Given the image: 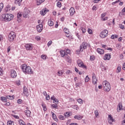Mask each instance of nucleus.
<instances>
[{"mask_svg": "<svg viewBox=\"0 0 125 125\" xmlns=\"http://www.w3.org/2000/svg\"><path fill=\"white\" fill-rule=\"evenodd\" d=\"M23 93L24 94V95L26 96V97H28L29 96V91H28V89L26 88V87H23Z\"/></svg>", "mask_w": 125, "mask_h": 125, "instance_id": "a211bd4d", "label": "nucleus"}, {"mask_svg": "<svg viewBox=\"0 0 125 125\" xmlns=\"http://www.w3.org/2000/svg\"><path fill=\"white\" fill-rule=\"evenodd\" d=\"M97 51L98 53H99V54H104V50L102 49L98 48L97 49Z\"/></svg>", "mask_w": 125, "mask_h": 125, "instance_id": "412c9836", "label": "nucleus"}, {"mask_svg": "<svg viewBox=\"0 0 125 125\" xmlns=\"http://www.w3.org/2000/svg\"><path fill=\"white\" fill-rule=\"evenodd\" d=\"M24 113H25V115L27 117V118H30V117H31V113L29 110H25Z\"/></svg>", "mask_w": 125, "mask_h": 125, "instance_id": "aec40b11", "label": "nucleus"}, {"mask_svg": "<svg viewBox=\"0 0 125 125\" xmlns=\"http://www.w3.org/2000/svg\"><path fill=\"white\" fill-rule=\"evenodd\" d=\"M45 99H46V100H49V99H50V98L49 97V95H47L46 96Z\"/></svg>", "mask_w": 125, "mask_h": 125, "instance_id": "0e129e2a", "label": "nucleus"}, {"mask_svg": "<svg viewBox=\"0 0 125 125\" xmlns=\"http://www.w3.org/2000/svg\"><path fill=\"white\" fill-rule=\"evenodd\" d=\"M45 0H36L37 5H41V3L44 2Z\"/></svg>", "mask_w": 125, "mask_h": 125, "instance_id": "b1692460", "label": "nucleus"}, {"mask_svg": "<svg viewBox=\"0 0 125 125\" xmlns=\"http://www.w3.org/2000/svg\"><path fill=\"white\" fill-rule=\"evenodd\" d=\"M57 6H58V7H61V6H62V5L61 4V3L59 1L57 3Z\"/></svg>", "mask_w": 125, "mask_h": 125, "instance_id": "603ef678", "label": "nucleus"}, {"mask_svg": "<svg viewBox=\"0 0 125 125\" xmlns=\"http://www.w3.org/2000/svg\"><path fill=\"white\" fill-rule=\"evenodd\" d=\"M77 64L79 66V67L83 68L84 69H86V66H85L84 64H83V62L81 60H78L77 61Z\"/></svg>", "mask_w": 125, "mask_h": 125, "instance_id": "0eeeda50", "label": "nucleus"}, {"mask_svg": "<svg viewBox=\"0 0 125 125\" xmlns=\"http://www.w3.org/2000/svg\"><path fill=\"white\" fill-rule=\"evenodd\" d=\"M106 14H107V13H106L102 14V16H101V18H104V17H105V16H106Z\"/></svg>", "mask_w": 125, "mask_h": 125, "instance_id": "13d9d810", "label": "nucleus"}, {"mask_svg": "<svg viewBox=\"0 0 125 125\" xmlns=\"http://www.w3.org/2000/svg\"><path fill=\"white\" fill-rule=\"evenodd\" d=\"M3 75V70L0 67V76H2Z\"/></svg>", "mask_w": 125, "mask_h": 125, "instance_id": "3c124183", "label": "nucleus"}, {"mask_svg": "<svg viewBox=\"0 0 125 125\" xmlns=\"http://www.w3.org/2000/svg\"><path fill=\"white\" fill-rule=\"evenodd\" d=\"M17 76V74L16 73V71L14 70H12L11 71V77L12 78H16Z\"/></svg>", "mask_w": 125, "mask_h": 125, "instance_id": "2eb2a0df", "label": "nucleus"}, {"mask_svg": "<svg viewBox=\"0 0 125 125\" xmlns=\"http://www.w3.org/2000/svg\"><path fill=\"white\" fill-rule=\"evenodd\" d=\"M42 107L44 111H45L46 110V106H45V105L44 104H42Z\"/></svg>", "mask_w": 125, "mask_h": 125, "instance_id": "5fc2aeb1", "label": "nucleus"}, {"mask_svg": "<svg viewBox=\"0 0 125 125\" xmlns=\"http://www.w3.org/2000/svg\"><path fill=\"white\" fill-rule=\"evenodd\" d=\"M77 101L79 104H81V105L83 104V100L82 99H78L77 100Z\"/></svg>", "mask_w": 125, "mask_h": 125, "instance_id": "72a5a7b5", "label": "nucleus"}, {"mask_svg": "<svg viewBox=\"0 0 125 125\" xmlns=\"http://www.w3.org/2000/svg\"><path fill=\"white\" fill-rule=\"evenodd\" d=\"M21 2H22V0H15V3L16 4H18L19 6L21 5Z\"/></svg>", "mask_w": 125, "mask_h": 125, "instance_id": "a878e982", "label": "nucleus"}, {"mask_svg": "<svg viewBox=\"0 0 125 125\" xmlns=\"http://www.w3.org/2000/svg\"><path fill=\"white\" fill-rule=\"evenodd\" d=\"M41 58H42V59H43V60H46V56L44 55H42L41 56Z\"/></svg>", "mask_w": 125, "mask_h": 125, "instance_id": "8fccbe9b", "label": "nucleus"}, {"mask_svg": "<svg viewBox=\"0 0 125 125\" xmlns=\"http://www.w3.org/2000/svg\"><path fill=\"white\" fill-rule=\"evenodd\" d=\"M63 32H64V33L67 35H66V37H69V34H70V32L69 31V29L68 28H64L63 29Z\"/></svg>", "mask_w": 125, "mask_h": 125, "instance_id": "5701e85b", "label": "nucleus"}, {"mask_svg": "<svg viewBox=\"0 0 125 125\" xmlns=\"http://www.w3.org/2000/svg\"><path fill=\"white\" fill-rule=\"evenodd\" d=\"M3 8V3H0V12H1V10Z\"/></svg>", "mask_w": 125, "mask_h": 125, "instance_id": "79ce46f5", "label": "nucleus"}, {"mask_svg": "<svg viewBox=\"0 0 125 125\" xmlns=\"http://www.w3.org/2000/svg\"><path fill=\"white\" fill-rule=\"evenodd\" d=\"M63 71H62V70H59L58 71V76H62V75H63Z\"/></svg>", "mask_w": 125, "mask_h": 125, "instance_id": "473e14b6", "label": "nucleus"}, {"mask_svg": "<svg viewBox=\"0 0 125 125\" xmlns=\"http://www.w3.org/2000/svg\"><path fill=\"white\" fill-rule=\"evenodd\" d=\"M66 61L68 62V63H71V62H72V59H71V58L70 57H66Z\"/></svg>", "mask_w": 125, "mask_h": 125, "instance_id": "2f4dec72", "label": "nucleus"}, {"mask_svg": "<svg viewBox=\"0 0 125 125\" xmlns=\"http://www.w3.org/2000/svg\"><path fill=\"white\" fill-rule=\"evenodd\" d=\"M13 15L11 14H4L2 15V18L4 21L8 22L13 19Z\"/></svg>", "mask_w": 125, "mask_h": 125, "instance_id": "7ed1b4c3", "label": "nucleus"}, {"mask_svg": "<svg viewBox=\"0 0 125 125\" xmlns=\"http://www.w3.org/2000/svg\"><path fill=\"white\" fill-rule=\"evenodd\" d=\"M108 36V30H104L101 32L100 37L102 39H105Z\"/></svg>", "mask_w": 125, "mask_h": 125, "instance_id": "39448f33", "label": "nucleus"}, {"mask_svg": "<svg viewBox=\"0 0 125 125\" xmlns=\"http://www.w3.org/2000/svg\"><path fill=\"white\" fill-rule=\"evenodd\" d=\"M51 100H53V103H54L55 104H58L59 103V101H58L57 99L55 98V96L54 95L51 97Z\"/></svg>", "mask_w": 125, "mask_h": 125, "instance_id": "ddd939ff", "label": "nucleus"}, {"mask_svg": "<svg viewBox=\"0 0 125 125\" xmlns=\"http://www.w3.org/2000/svg\"><path fill=\"white\" fill-rule=\"evenodd\" d=\"M52 115L53 120H54V121H55L56 122H57V121H58V119H57V117H56V115H55V114H54V113L53 112H52Z\"/></svg>", "mask_w": 125, "mask_h": 125, "instance_id": "cd10ccee", "label": "nucleus"}, {"mask_svg": "<svg viewBox=\"0 0 125 125\" xmlns=\"http://www.w3.org/2000/svg\"><path fill=\"white\" fill-rule=\"evenodd\" d=\"M51 44H52V41H50L47 43V46L49 47V46H50V45H51Z\"/></svg>", "mask_w": 125, "mask_h": 125, "instance_id": "864d4df0", "label": "nucleus"}, {"mask_svg": "<svg viewBox=\"0 0 125 125\" xmlns=\"http://www.w3.org/2000/svg\"><path fill=\"white\" fill-rule=\"evenodd\" d=\"M12 116L15 119H17V120L19 119V116L15 115H13Z\"/></svg>", "mask_w": 125, "mask_h": 125, "instance_id": "bf43d9fd", "label": "nucleus"}, {"mask_svg": "<svg viewBox=\"0 0 125 125\" xmlns=\"http://www.w3.org/2000/svg\"><path fill=\"white\" fill-rule=\"evenodd\" d=\"M95 116L96 117V118H97V117H98V116L99 115V113L98 112V110L95 111Z\"/></svg>", "mask_w": 125, "mask_h": 125, "instance_id": "de8ad7c7", "label": "nucleus"}, {"mask_svg": "<svg viewBox=\"0 0 125 125\" xmlns=\"http://www.w3.org/2000/svg\"><path fill=\"white\" fill-rule=\"evenodd\" d=\"M78 108H79V106H78L77 105H75L73 106V108L75 110H78Z\"/></svg>", "mask_w": 125, "mask_h": 125, "instance_id": "e2e57ef3", "label": "nucleus"}, {"mask_svg": "<svg viewBox=\"0 0 125 125\" xmlns=\"http://www.w3.org/2000/svg\"><path fill=\"white\" fill-rule=\"evenodd\" d=\"M6 98H7V99H14V96H10V95H8L6 96Z\"/></svg>", "mask_w": 125, "mask_h": 125, "instance_id": "c9c22d12", "label": "nucleus"}, {"mask_svg": "<svg viewBox=\"0 0 125 125\" xmlns=\"http://www.w3.org/2000/svg\"><path fill=\"white\" fill-rule=\"evenodd\" d=\"M71 73L72 72L70 70H67L65 72V74H66V75H69V74H71Z\"/></svg>", "mask_w": 125, "mask_h": 125, "instance_id": "6e6d98bb", "label": "nucleus"}, {"mask_svg": "<svg viewBox=\"0 0 125 125\" xmlns=\"http://www.w3.org/2000/svg\"><path fill=\"white\" fill-rule=\"evenodd\" d=\"M30 12H31V11H30L29 9L27 8H25L23 11V14L24 18H27V17H29V14H30Z\"/></svg>", "mask_w": 125, "mask_h": 125, "instance_id": "423d86ee", "label": "nucleus"}, {"mask_svg": "<svg viewBox=\"0 0 125 125\" xmlns=\"http://www.w3.org/2000/svg\"><path fill=\"white\" fill-rule=\"evenodd\" d=\"M22 16V13L20 12L18 13V22H19V21H20V18Z\"/></svg>", "mask_w": 125, "mask_h": 125, "instance_id": "7c9ffc66", "label": "nucleus"}, {"mask_svg": "<svg viewBox=\"0 0 125 125\" xmlns=\"http://www.w3.org/2000/svg\"><path fill=\"white\" fill-rule=\"evenodd\" d=\"M83 49H86V48H87V43L85 42H83L82 43V44L81 45V49H80L81 51H83Z\"/></svg>", "mask_w": 125, "mask_h": 125, "instance_id": "1a4fd4ad", "label": "nucleus"}, {"mask_svg": "<svg viewBox=\"0 0 125 125\" xmlns=\"http://www.w3.org/2000/svg\"><path fill=\"white\" fill-rule=\"evenodd\" d=\"M0 100H1L2 102H6L7 101V99L5 97H1Z\"/></svg>", "mask_w": 125, "mask_h": 125, "instance_id": "c756f323", "label": "nucleus"}, {"mask_svg": "<svg viewBox=\"0 0 125 125\" xmlns=\"http://www.w3.org/2000/svg\"><path fill=\"white\" fill-rule=\"evenodd\" d=\"M118 107H119V111H121V110H122V108H123V104H122V103H119L118 104Z\"/></svg>", "mask_w": 125, "mask_h": 125, "instance_id": "4c0bfd02", "label": "nucleus"}, {"mask_svg": "<svg viewBox=\"0 0 125 125\" xmlns=\"http://www.w3.org/2000/svg\"><path fill=\"white\" fill-rule=\"evenodd\" d=\"M25 47L26 50H32V49H33V44L31 43L26 44Z\"/></svg>", "mask_w": 125, "mask_h": 125, "instance_id": "9d476101", "label": "nucleus"}, {"mask_svg": "<svg viewBox=\"0 0 125 125\" xmlns=\"http://www.w3.org/2000/svg\"><path fill=\"white\" fill-rule=\"evenodd\" d=\"M60 53L62 56V57H65V56H67V53H66V51L61 50Z\"/></svg>", "mask_w": 125, "mask_h": 125, "instance_id": "f3484780", "label": "nucleus"}, {"mask_svg": "<svg viewBox=\"0 0 125 125\" xmlns=\"http://www.w3.org/2000/svg\"><path fill=\"white\" fill-rule=\"evenodd\" d=\"M102 85L105 91H107V92H109V91L111 90V85H110V83L108 82V81H103Z\"/></svg>", "mask_w": 125, "mask_h": 125, "instance_id": "f03ea898", "label": "nucleus"}, {"mask_svg": "<svg viewBox=\"0 0 125 125\" xmlns=\"http://www.w3.org/2000/svg\"><path fill=\"white\" fill-rule=\"evenodd\" d=\"M21 69L22 72L24 74H28V75H32L34 74V71H33V69H32L31 67L27 66V65L25 64L22 65Z\"/></svg>", "mask_w": 125, "mask_h": 125, "instance_id": "f257e3e1", "label": "nucleus"}, {"mask_svg": "<svg viewBox=\"0 0 125 125\" xmlns=\"http://www.w3.org/2000/svg\"><path fill=\"white\" fill-rule=\"evenodd\" d=\"M117 38H118L117 35H112L111 36V39H112V40H115V39H117Z\"/></svg>", "mask_w": 125, "mask_h": 125, "instance_id": "f704fd0d", "label": "nucleus"}, {"mask_svg": "<svg viewBox=\"0 0 125 125\" xmlns=\"http://www.w3.org/2000/svg\"><path fill=\"white\" fill-rule=\"evenodd\" d=\"M83 118V117L81 115H75L74 116V119H76V120H82Z\"/></svg>", "mask_w": 125, "mask_h": 125, "instance_id": "bb28decb", "label": "nucleus"}, {"mask_svg": "<svg viewBox=\"0 0 125 125\" xmlns=\"http://www.w3.org/2000/svg\"><path fill=\"white\" fill-rule=\"evenodd\" d=\"M65 53H66V55L67 54H71V50H70L69 49H67L65 51Z\"/></svg>", "mask_w": 125, "mask_h": 125, "instance_id": "c03bdc74", "label": "nucleus"}, {"mask_svg": "<svg viewBox=\"0 0 125 125\" xmlns=\"http://www.w3.org/2000/svg\"><path fill=\"white\" fill-rule=\"evenodd\" d=\"M122 13L123 15H125V7L122 10Z\"/></svg>", "mask_w": 125, "mask_h": 125, "instance_id": "69168bd1", "label": "nucleus"}, {"mask_svg": "<svg viewBox=\"0 0 125 125\" xmlns=\"http://www.w3.org/2000/svg\"><path fill=\"white\" fill-rule=\"evenodd\" d=\"M7 125H14V122L13 121H8L7 122Z\"/></svg>", "mask_w": 125, "mask_h": 125, "instance_id": "58836bf2", "label": "nucleus"}, {"mask_svg": "<svg viewBox=\"0 0 125 125\" xmlns=\"http://www.w3.org/2000/svg\"><path fill=\"white\" fill-rule=\"evenodd\" d=\"M70 16H73L75 13H76V11H75V8L74 7H71L69 9Z\"/></svg>", "mask_w": 125, "mask_h": 125, "instance_id": "4468645a", "label": "nucleus"}, {"mask_svg": "<svg viewBox=\"0 0 125 125\" xmlns=\"http://www.w3.org/2000/svg\"><path fill=\"white\" fill-rule=\"evenodd\" d=\"M59 118L60 120H62V121L65 120V118L62 115H60L59 116Z\"/></svg>", "mask_w": 125, "mask_h": 125, "instance_id": "09e8293b", "label": "nucleus"}, {"mask_svg": "<svg viewBox=\"0 0 125 125\" xmlns=\"http://www.w3.org/2000/svg\"><path fill=\"white\" fill-rule=\"evenodd\" d=\"M87 32H88V34H89V35H92V34H93L92 30H91V29H90V28L88 29Z\"/></svg>", "mask_w": 125, "mask_h": 125, "instance_id": "ea45409f", "label": "nucleus"}, {"mask_svg": "<svg viewBox=\"0 0 125 125\" xmlns=\"http://www.w3.org/2000/svg\"><path fill=\"white\" fill-rule=\"evenodd\" d=\"M36 28L37 30L39 32V33H41V32L42 31L43 25L42 24H40L39 25L37 26Z\"/></svg>", "mask_w": 125, "mask_h": 125, "instance_id": "f8f14e48", "label": "nucleus"}, {"mask_svg": "<svg viewBox=\"0 0 125 125\" xmlns=\"http://www.w3.org/2000/svg\"><path fill=\"white\" fill-rule=\"evenodd\" d=\"M97 9V8H96V6H93L92 7V10H96Z\"/></svg>", "mask_w": 125, "mask_h": 125, "instance_id": "338daca9", "label": "nucleus"}, {"mask_svg": "<svg viewBox=\"0 0 125 125\" xmlns=\"http://www.w3.org/2000/svg\"><path fill=\"white\" fill-rule=\"evenodd\" d=\"M17 102H18V104H22V100L19 99V100H18Z\"/></svg>", "mask_w": 125, "mask_h": 125, "instance_id": "052dcab7", "label": "nucleus"}, {"mask_svg": "<svg viewBox=\"0 0 125 125\" xmlns=\"http://www.w3.org/2000/svg\"><path fill=\"white\" fill-rule=\"evenodd\" d=\"M10 6L8 5L5 9V11H6V12H9V11H10Z\"/></svg>", "mask_w": 125, "mask_h": 125, "instance_id": "e433bc0d", "label": "nucleus"}, {"mask_svg": "<svg viewBox=\"0 0 125 125\" xmlns=\"http://www.w3.org/2000/svg\"><path fill=\"white\" fill-rule=\"evenodd\" d=\"M110 58H111V55H110V54H105L104 55V60H110Z\"/></svg>", "mask_w": 125, "mask_h": 125, "instance_id": "6ab92c4d", "label": "nucleus"}, {"mask_svg": "<svg viewBox=\"0 0 125 125\" xmlns=\"http://www.w3.org/2000/svg\"><path fill=\"white\" fill-rule=\"evenodd\" d=\"M108 118V122L109 124H110V125H112V123L114 122V119H113V117H112L111 115H109Z\"/></svg>", "mask_w": 125, "mask_h": 125, "instance_id": "dca6fc26", "label": "nucleus"}, {"mask_svg": "<svg viewBox=\"0 0 125 125\" xmlns=\"http://www.w3.org/2000/svg\"><path fill=\"white\" fill-rule=\"evenodd\" d=\"M122 1V0H117L115 2H113L112 3V5H114L115 4H116V3H118V2H120L119 3V5H123V2H121Z\"/></svg>", "mask_w": 125, "mask_h": 125, "instance_id": "4be33fe9", "label": "nucleus"}, {"mask_svg": "<svg viewBox=\"0 0 125 125\" xmlns=\"http://www.w3.org/2000/svg\"><path fill=\"white\" fill-rule=\"evenodd\" d=\"M48 24L49 26L51 27V26H53V25H54V22L52 21L49 20L48 22Z\"/></svg>", "mask_w": 125, "mask_h": 125, "instance_id": "c85d7f7f", "label": "nucleus"}, {"mask_svg": "<svg viewBox=\"0 0 125 125\" xmlns=\"http://www.w3.org/2000/svg\"><path fill=\"white\" fill-rule=\"evenodd\" d=\"M47 12H48V9H47L46 8H45L40 11V14L43 16L45 15Z\"/></svg>", "mask_w": 125, "mask_h": 125, "instance_id": "9b49d317", "label": "nucleus"}, {"mask_svg": "<svg viewBox=\"0 0 125 125\" xmlns=\"http://www.w3.org/2000/svg\"><path fill=\"white\" fill-rule=\"evenodd\" d=\"M51 107H52V108H57V104H52Z\"/></svg>", "mask_w": 125, "mask_h": 125, "instance_id": "680f3d73", "label": "nucleus"}, {"mask_svg": "<svg viewBox=\"0 0 125 125\" xmlns=\"http://www.w3.org/2000/svg\"><path fill=\"white\" fill-rule=\"evenodd\" d=\"M35 40H36V41H41V37L40 36H36Z\"/></svg>", "mask_w": 125, "mask_h": 125, "instance_id": "4d7b16f0", "label": "nucleus"}, {"mask_svg": "<svg viewBox=\"0 0 125 125\" xmlns=\"http://www.w3.org/2000/svg\"><path fill=\"white\" fill-rule=\"evenodd\" d=\"M16 38V34L14 32H11L8 36V40L9 42H13L14 41V39Z\"/></svg>", "mask_w": 125, "mask_h": 125, "instance_id": "20e7f679", "label": "nucleus"}, {"mask_svg": "<svg viewBox=\"0 0 125 125\" xmlns=\"http://www.w3.org/2000/svg\"><path fill=\"white\" fill-rule=\"evenodd\" d=\"M64 116H65V118H68L70 117V113L66 112V113L64 114Z\"/></svg>", "mask_w": 125, "mask_h": 125, "instance_id": "37998d69", "label": "nucleus"}, {"mask_svg": "<svg viewBox=\"0 0 125 125\" xmlns=\"http://www.w3.org/2000/svg\"><path fill=\"white\" fill-rule=\"evenodd\" d=\"M81 31H82L83 34H84L85 32H86V30L85 29V28L83 27H81Z\"/></svg>", "mask_w": 125, "mask_h": 125, "instance_id": "a19ab883", "label": "nucleus"}, {"mask_svg": "<svg viewBox=\"0 0 125 125\" xmlns=\"http://www.w3.org/2000/svg\"><path fill=\"white\" fill-rule=\"evenodd\" d=\"M95 60V57L94 56H91L90 57V60H91V61H93Z\"/></svg>", "mask_w": 125, "mask_h": 125, "instance_id": "49530a36", "label": "nucleus"}, {"mask_svg": "<svg viewBox=\"0 0 125 125\" xmlns=\"http://www.w3.org/2000/svg\"><path fill=\"white\" fill-rule=\"evenodd\" d=\"M123 70L125 71V62L124 63L123 65Z\"/></svg>", "mask_w": 125, "mask_h": 125, "instance_id": "774afa93", "label": "nucleus"}, {"mask_svg": "<svg viewBox=\"0 0 125 125\" xmlns=\"http://www.w3.org/2000/svg\"><path fill=\"white\" fill-rule=\"evenodd\" d=\"M97 78H96V75H95V74L93 73L92 74V83L93 84H95L96 85H97Z\"/></svg>", "mask_w": 125, "mask_h": 125, "instance_id": "6e6552de", "label": "nucleus"}, {"mask_svg": "<svg viewBox=\"0 0 125 125\" xmlns=\"http://www.w3.org/2000/svg\"><path fill=\"white\" fill-rule=\"evenodd\" d=\"M121 71H122V66H121V65L119 64L117 66L116 73L118 74V73H120Z\"/></svg>", "mask_w": 125, "mask_h": 125, "instance_id": "393cba45", "label": "nucleus"}, {"mask_svg": "<svg viewBox=\"0 0 125 125\" xmlns=\"http://www.w3.org/2000/svg\"><path fill=\"white\" fill-rule=\"evenodd\" d=\"M89 81V77H88V76H86L85 78V83H88Z\"/></svg>", "mask_w": 125, "mask_h": 125, "instance_id": "a18cd8bd", "label": "nucleus"}]
</instances>
